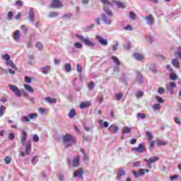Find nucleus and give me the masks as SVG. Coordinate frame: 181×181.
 Returning a JSON list of instances; mask_svg holds the SVG:
<instances>
[{
	"mask_svg": "<svg viewBox=\"0 0 181 181\" xmlns=\"http://www.w3.org/2000/svg\"><path fill=\"white\" fill-rule=\"evenodd\" d=\"M21 30H23L24 35H28V28H26V25H21Z\"/></svg>",
	"mask_w": 181,
	"mask_h": 181,
	"instance_id": "obj_48",
	"label": "nucleus"
},
{
	"mask_svg": "<svg viewBox=\"0 0 181 181\" xmlns=\"http://www.w3.org/2000/svg\"><path fill=\"white\" fill-rule=\"evenodd\" d=\"M83 42L86 45V46H88L89 47H94V46H95V42L90 40V39L88 38L84 40Z\"/></svg>",
	"mask_w": 181,
	"mask_h": 181,
	"instance_id": "obj_18",
	"label": "nucleus"
},
{
	"mask_svg": "<svg viewBox=\"0 0 181 181\" xmlns=\"http://www.w3.org/2000/svg\"><path fill=\"white\" fill-rule=\"evenodd\" d=\"M24 88H25V90H27V91H28L29 93H33L35 92L33 88H32V86L28 84H24Z\"/></svg>",
	"mask_w": 181,
	"mask_h": 181,
	"instance_id": "obj_27",
	"label": "nucleus"
},
{
	"mask_svg": "<svg viewBox=\"0 0 181 181\" xmlns=\"http://www.w3.org/2000/svg\"><path fill=\"white\" fill-rule=\"evenodd\" d=\"M157 145H158V146H163V145H166V142L163 141L158 140V141H157Z\"/></svg>",
	"mask_w": 181,
	"mask_h": 181,
	"instance_id": "obj_56",
	"label": "nucleus"
},
{
	"mask_svg": "<svg viewBox=\"0 0 181 181\" xmlns=\"http://www.w3.org/2000/svg\"><path fill=\"white\" fill-rule=\"evenodd\" d=\"M69 118H73L74 117H76V111L74 110H71L69 113Z\"/></svg>",
	"mask_w": 181,
	"mask_h": 181,
	"instance_id": "obj_45",
	"label": "nucleus"
},
{
	"mask_svg": "<svg viewBox=\"0 0 181 181\" xmlns=\"http://www.w3.org/2000/svg\"><path fill=\"white\" fill-rule=\"evenodd\" d=\"M62 141L66 148H70L76 144V137L69 134L62 136Z\"/></svg>",
	"mask_w": 181,
	"mask_h": 181,
	"instance_id": "obj_1",
	"label": "nucleus"
},
{
	"mask_svg": "<svg viewBox=\"0 0 181 181\" xmlns=\"http://www.w3.org/2000/svg\"><path fill=\"white\" fill-rule=\"evenodd\" d=\"M8 139L11 141H13V139H15V134H13V132L9 133L8 134Z\"/></svg>",
	"mask_w": 181,
	"mask_h": 181,
	"instance_id": "obj_57",
	"label": "nucleus"
},
{
	"mask_svg": "<svg viewBox=\"0 0 181 181\" xmlns=\"http://www.w3.org/2000/svg\"><path fill=\"white\" fill-rule=\"evenodd\" d=\"M153 110H160V104L159 103H156L153 105Z\"/></svg>",
	"mask_w": 181,
	"mask_h": 181,
	"instance_id": "obj_53",
	"label": "nucleus"
},
{
	"mask_svg": "<svg viewBox=\"0 0 181 181\" xmlns=\"http://www.w3.org/2000/svg\"><path fill=\"white\" fill-rule=\"evenodd\" d=\"M103 9L108 16H112V11L107 9L105 6L103 7Z\"/></svg>",
	"mask_w": 181,
	"mask_h": 181,
	"instance_id": "obj_42",
	"label": "nucleus"
},
{
	"mask_svg": "<svg viewBox=\"0 0 181 181\" xmlns=\"http://www.w3.org/2000/svg\"><path fill=\"white\" fill-rule=\"evenodd\" d=\"M68 163L69 166H72V168H78V166H80V156H75L72 161L70 160V158H68Z\"/></svg>",
	"mask_w": 181,
	"mask_h": 181,
	"instance_id": "obj_3",
	"label": "nucleus"
},
{
	"mask_svg": "<svg viewBox=\"0 0 181 181\" xmlns=\"http://www.w3.org/2000/svg\"><path fill=\"white\" fill-rule=\"evenodd\" d=\"M25 153L26 155H30V151H32V143L30 141H27L26 144H25Z\"/></svg>",
	"mask_w": 181,
	"mask_h": 181,
	"instance_id": "obj_13",
	"label": "nucleus"
},
{
	"mask_svg": "<svg viewBox=\"0 0 181 181\" xmlns=\"http://www.w3.org/2000/svg\"><path fill=\"white\" fill-rule=\"evenodd\" d=\"M8 87L10 90H11V91H13V93L16 94V97H22V93H21V90L18 88V86L15 85H8Z\"/></svg>",
	"mask_w": 181,
	"mask_h": 181,
	"instance_id": "obj_5",
	"label": "nucleus"
},
{
	"mask_svg": "<svg viewBox=\"0 0 181 181\" xmlns=\"http://www.w3.org/2000/svg\"><path fill=\"white\" fill-rule=\"evenodd\" d=\"M132 131L130 127H126L123 129L122 134H129Z\"/></svg>",
	"mask_w": 181,
	"mask_h": 181,
	"instance_id": "obj_39",
	"label": "nucleus"
},
{
	"mask_svg": "<svg viewBox=\"0 0 181 181\" xmlns=\"http://www.w3.org/2000/svg\"><path fill=\"white\" fill-rule=\"evenodd\" d=\"M148 172H149V170H148V169L140 168L139 170V175L140 176H144V175H145V173H148Z\"/></svg>",
	"mask_w": 181,
	"mask_h": 181,
	"instance_id": "obj_28",
	"label": "nucleus"
},
{
	"mask_svg": "<svg viewBox=\"0 0 181 181\" xmlns=\"http://www.w3.org/2000/svg\"><path fill=\"white\" fill-rule=\"evenodd\" d=\"M129 19H132V21L135 20V18H136V15L133 11H130L129 13Z\"/></svg>",
	"mask_w": 181,
	"mask_h": 181,
	"instance_id": "obj_41",
	"label": "nucleus"
},
{
	"mask_svg": "<svg viewBox=\"0 0 181 181\" xmlns=\"http://www.w3.org/2000/svg\"><path fill=\"white\" fill-rule=\"evenodd\" d=\"M14 40H16V42H18L21 39V31L19 30H17L15 33H14Z\"/></svg>",
	"mask_w": 181,
	"mask_h": 181,
	"instance_id": "obj_24",
	"label": "nucleus"
},
{
	"mask_svg": "<svg viewBox=\"0 0 181 181\" xmlns=\"http://www.w3.org/2000/svg\"><path fill=\"white\" fill-rule=\"evenodd\" d=\"M174 88H176V83L175 82H170L169 85H166L167 91H170L171 94H173Z\"/></svg>",
	"mask_w": 181,
	"mask_h": 181,
	"instance_id": "obj_11",
	"label": "nucleus"
},
{
	"mask_svg": "<svg viewBox=\"0 0 181 181\" xmlns=\"http://www.w3.org/2000/svg\"><path fill=\"white\" fill-rule=\"evenodd\" d=\"M133 30H134V28H133L132 26H131L130 25H127L124 28V30L132 31Z\"/></svg>",
	"mask_w": 181,
	"mask_h": 181,
	"instance_id": "obj_60",
	"label": "nucleus"
},
{
	"mask_svg": "<svg viewBox=\"0 0 181 181\" xmlns=\"http://www.w3.org/2000/svg\"><path fill=\"white\" fill-rule=\"evenodd\" d=\"M4 162L6 165H9L12 162V158L9 156H7L4 158Z\"/></svg>",
	"mask_w": 181,
	"mask_h": 181,
	"instance_id": "obj_46",
	"label": "nucleus"
},
{
	"mask_svg": "<svg viewBox=\"0 0 181 181\" xmlns=\"http://www.w3.org/2000/svg\"><path fill=\"white\" fill-rule=\"evenodd\" d=\"M74 47L76 49H81L83 47V44H81V42H76Z\"/></svg>",
	"mask_w": 181,
	"mask_h": 181,
	"instance_id": "obj_50",
	"label": "nucleus"
},
{
	"mask_svg": "<svg viewBox=\"0 0 181 181\" xmlns=\"http://www.w3.org/2000/svg\"><path fill=\"white\" fill-rule=\"evenodd\" d=\"M38 111L41 115H45L48 112L47 110H46L45 107H40Z\"/></svg>",
	"mask_w": 181,
	"mask_h": 181,
	"instance_id": "obj_32",
	"label": "nucleus"
},
{
	"mask_svg": "<svg viewBox=\"0 0 181 181\" xmlns=\"http://www.w3.org/2000/svg\"><path fill=\"white\" fill-rule=\"evenodd\" d=\"M133 166L134 168H139L141 166V161H136L133 163Z\"/></svg>",
	"mask_w": 181,
	"mask_h": 181,
	"instance_id": "obj_58",
	"label": "nucleus"
},
{
	"mask_svg": "<svg viewBox=\"0 0 181 181\" xmlns=\"http://www.w3.org/2000/svg\"><path fill=\"white\" fill-rule=\"evenodd\" d=\"M29 21L32 23L35 22V11H33V8H30L29 11Z\"/></svg>",
	"mask_w": 181,
	"mask_h": 181,
	"instance_id": "obj_17",
	"label": "nucleus"
},
{
	"mask_svg": "<svg viewBox=\"0 0 181 181\" xmlns=\"http://www.w3.org/2000/svg\"><path fill=\"white\" fill-rule=\"evenodd\" d=\"M175 57L181 59V47H178L177 52H175Z\"/></svg>",
	"mask_w": 181,
	"mask_h": 181,
	"instance_id": "obj_43",
	"label": "nucleus"
},
{
	"mask_svg": "<svg viewBox=\"0 0 181 181\" xmlns=\"http://www.w3.org/2000/svg\"><path fill=\"white\" fill-rule=\"evenodd\" d=\"M21 132V144L23 145V146H25V145H26V139H28V133L25 132V130H22Z\"/></svg>",
	"mask_w": 181,
	"mask_h": 181,
	"instance_id": "obj_9",
	"label": "nucleus"
},
{
	"mask_svg": "<svg viewBox=\"0 0 181 181\" xmlns=\"http://www.w3.org/2000/svg\"><path fill=\"white\" fill-rule=\"evenodd\" d=\"M45 101L49 103V104H56L57 103V99L52 98H45Z\"/></svg>",
	"mask_w": 181,
	"mask_h": 181,
	"instance_id": "obj_26",
	"label": "nucleus"
},
{
	"mask_svg": "<svg viewBox=\"0 0 181 181\" xmlns=\"http://www.w3.org/2000/svg\"><path fill=\"white\" fill-rule=\"evenodd\" d=\"M158 103H160V104H163V103H165V100H163L162 98H160V96H156V97Z\"/></svg>",
	"mask_w": 181,
	"mask_h": 181,
	"instance_id": "obj_51",
	"label": "nucleus"
},
{
	"mask_svg": "<svg viewBox=\"0 0 181 181\" xmlns=\"http://www.w3.org/2000/svg\"><path fill=\"white\" fill-rule=\"evenodd\" d=\"M124 50H129L131 49V42H127L123 45Z\"/></svg>",
	"mask_w": 181,
	"mask_h": 181,
	"instance_id": "obj_33",
	"label": "nucleus"
},
{
	"mask_svg": "<svg viewBox=\"0 0 181 181\" xmlns=\"http://www.w3.org/2000/svg\"><path fill=\"white\" fill-rule=\"evenodd\" d=\"M132 152H137L138 153H142L145 152V147L141 144H139L138 147L132 148Z\"/></svg>",
	"mask_w": 181,
	"mask_h": 181,
	"instance_id": "obj_8",
	"label": "nucleus"
},
{
	"mask_svg": "<svg viewBox=\"0 0 181 181\" xmlns=\"http://www.w3.org/2000/svg\"><path fill=\"white\" fill-rule=\"evenodd\" d=\"M144 160L147 162V165L148 166H149V168H152V163H155V162H158V160H159V157L153 156L148 158V160L144 159Z\"/></svg>",
	"mask_w": 181,
	"mask_h": 181,
	"instance_id": "obj_6",
	"label": "nucleus"
},
{
	"mask_svg": "<svg viewBox=\"0 0 181 181\" xmlns=\"http://www.w3.org/2000/svg\"><path fill=\"white\" fill-rule=\"evenodd\" d=\"M50 8H63V4L61 3L60 0H53Z\"/></svg>",
	"mask_w": 181,
	"mask_h": 181,
	"instance_id": "obj_7",
	"label": "nucleus"
},
{
	"mask_svg": "<svg viewBox=\"0 0 181 181\" xmlns=\"http://www.w3.org/2000/svg\"><path fill=\"white\" fill-rule=\"evenodd\" d=\"M25 83H28V84H30V83H32V78L29 76H25Z\"/></svg>",
	"mask_w": 181,
	"mask_h": 181,
	"instance_id": "obj_59",
	"label": "nucleus"
},
{
	"mask_svg": "<svg viewBox=\"0 0 181 181\" xmlns=\"http://www.w3.org/2000/svg\"><path fill=\"white\" fill-rule=\"evenodd\" d=\"M137 80L139 84H142V83H144V78L142 77V74L139 72L137 73Z\"/></svg>",
	"mask_w": 181,
	"mask_h": 181,
	"instance_id": "obj_29",
	"label": "nucleus"
},
{
	"mask_svg": "<svg viewBox=\"0 0 181 181\" xmlns=\"http://www.w3.org/2000/svg\"><path fill=\"white\" fill-rule=\"evenodd\" d=\"M22 5H23V2L21 0H18L16 2V6H22Z\"/></svg>",
	"mask_w": 181,
	"mask_h": 181,
	"instance_id": "obj_61",
	"label": "nucleus"
},
{
	"mask_svg": "<svg viewBox=\"0 0 181 181\" xmlns=\"http://www.w3.org/2000/svg\"><path fill=\"white\" fill-rule=\"evenodd\" d=\"M112 59H113V62L115 63L117 66H119V64H121V62H119L118 57L115 56H112Z\"/></svg>",
	"mask_w": 181,
	"mask_h": 181,
	"instance_id": "obj_35",
	"label": "nucleus"
},
{
	"mask_svg": "<svg viewBox=\"0 0 181 181\" xmlns=\"http://www.w3.org/2000/svg\"><path fill=\"white\" fill-rule=\"evenodd\" d=\"M145 19L146 25H148L149 26H152V25H153V17L152 15L149 14L146 16Z\"/></svg>",
	"mask_w": 181,
	"mask_h": 181,
	"instance_id": "obj_12",
	"label": "nucleus"
},
{
	"mask_svg": "<svg viewBox=\"0 0 181 181\" xmlns=\"http://www.w3.org/2000/svg\"><path fill=\"white\" fill-rule=\"evenodd\" d=\"M84 175V170L83 168H80L78 170L74 173V177H83Z\"/></svg>",
	"mask_w": 181,
	"mask_h": 181,
	"instance_id": "obj_15",
	"label": "nucleus"
},
{
	"mask_svg": "<svg viewBox=\"0 0 181 181\" xmlns=\"http://www.w3.org/2000/svg\"><path fill=\"white\" fill-rule=\"evenodd\" d=\"M59 16V13L55 11H52L48 15L49 18H56V16Z\"/></svg>",
	"mask_w": 181,
	"mask_h": 181,
	"instance_id": "obj_38",
	"label": "nucleus"
},
{
	"mask_svg": "<svg viewBox=\"0 0 181 181\" xmlns=\"http://www.w3.org/2000/svg\"><path fill=\"white\" fill-rule=\"evenodd\" d=\"M7 18H8V21H11L12 19V18H13V13L12 11H8Z\"/></svg>",
	"mask_w": 181,
	"mask_h": 181,
	"instance_id": "obj_54",
	"label": "nucleus"
},
{
	"mask_svg": "<svg viewBox=\"0 0 181 181\" xmlns=\"http://www.w3.org/2000/svg\"><path fill=\"white\" fill-rule=\"evenodd\" d=\"M6 110V107L4 105H1L0 107V117H3L4 114H5V111Z\"/></svg>",
	"mask_w": 181,
	"mask_h": 181,
	"instance_id": "obj_34",
	"label": "nucleus"
},
{
	"mask_svg": "<svg viewBox=\"0 0 181 181\" xmlns=\"http://www.w3.org/2000/svg\"><path fill=\"white\" fill-rule=\"evenodd\" d=\"M76 70H77L78 73H82L83 67H81L79 64H76Z\"/></svg>",
	"mask_w": 181,
	"mask_h": 181,
	"instance_id": "obj_55",
	"label": "nucleus"
},
{
	"mask_svg": "<svg viewBox=\"0 0 181 181\" xmlns=\"http://www.w3.org/2000/svg\"><path fill=\"white\" fill-rule=\"evenodd\" d=\"M101 16V20L104 23H106V25H111V20H109L108 17L105 16L104 13H102L100 15Z\"/></svg>",
	"mask_w": 181,
	"mask_h": 181,
	"instance_id": "obj_16",
	"label": "nucleus"
},
{
	"mask_svg": "<svg viewBox=\"0 0 181 181\" xmlns=\"http://www.w3.org/2000/svg\"><path fill=\"white\" fill-rule=\"evenodd\" d=\"M6 64L7 66H10V67L11 69H13L14 70H18V68L16 67V66H15V64H13V62L10 59H8V61H6Z\"/></svg>",
	"mask_w": 181,
	"mask_h": 181,
	"instance_id": "obj_25",
	"label": "nucleus"
},
{
	"mask_svg": "<svg viewBox=\"0 0 181 181\" xmlns=\"http://www.w3.org/2000/svg\"><path fill=\"white\" fill-rule=\"evenodd\" d=\"M133 56L138 62H142L144 59V55L138 52L134 53Z\"/></svg>",
	"mask_w": 181,
	"mask_h": 181,
	"instance_id": "obj_20",
	"label": "nucleus"
},
{
	"mask_svg": "<svg viewBox=\"0 0 181 181\" xmlns=\"http://www.w3.org/2000/svg\"><path fill=\"white\" fill-rule=\"evenodd\" d=\"M116 99L117 101H119L121 100V98H122L124 97V94L123 93H117L115 95Z\"/></svg>",
	"mask_w": 181,
	"mask_h": 181,
	"instance_id": "obj_49",
	"label": "nucleus"
},
{
	"mask_svg": "<svg viewBox=\"0 0 181 181\" xmlns=\"http://www.w3.org/2000/svg\"><path fill=\"white\" fill-rule=\"evenodd\" d=\"M122 176H125V170H124L122 168H120L117 172V176L116 177L117 180H119Z\"/></svg>",
	"mask_w": 181,
	"mask_h": 181,
	"instance_id": "obj_21",
	"label": "nucleus"
},
{
	"mask_svg": "<svg viewBox=\"0 0 181 181\" xmlns=\"http://www.w3.org/2000/svg\"><path fill=\"white\" fill-rule=\"evenodd\" d=\"M90 105H91V103L83 102L79 105V107L81 108V110H83V108H87V107H90Z\"/></svg>",
	"mask_w": 181,
	"mask_h": 181,
	"instance_id": "obj_23",
	"label": "nucleus"
},
{
	"mask_svg": "<svg viewBox=\"0 0 181 181\" xmlns=\"http://www.w3.org/2000/svg\"><path fill=\"white\" fill-rule=\"evenodd\" d=\"M136 117L139 118V119H145V118H146V115L144 113H138Z\"/></svg>",
	"mask_w": 181,
	"mask_h": 181,
	"instance_id": "obj_40",
	"label": "nucleus"
},
{
	"mask_svg": "<svg viewBox=\"0 0 181 181\" xmlns=\"http://www.w3.org/2000/svg\"><path fill=\"white\" fill-rule=\"evenodd\" d=\"M1 59L3 60H6V62H8V60H11V56L8 54H5L4 55H2Z\"/></svg>",
	"mask_w": 181,
	"mask_h": 181,
	"instance_id": "obj_44",
	"label": "nucleus"
},
{
	"mask_svg": "<svg viewBox=\"0 0 181 181\" xmlns=\"http://www.w3.org/2000/svg\"><path fill=\"white\" fill-rule=\"evenodd\" d=\"M36 47H37L38 50H43V44L37 42L36 44Z\"/></svg>",
	"mask_w": 181,
	"mask_h": 181,
	"instance_id": "obj_52",
	"label": "nucleus"
},
{
	"mask_svg": "<svg viewBox=\"0 0 181 181\" xmlns=\"http://www.w3.org/2000/svg\"><path fill=\"white\" fill-rule=\"evenodd\" d=\"M146 137L149 142H151V141H152V139H153V136H152V134L151 133V132H146Z\"/></svg>",
	"mask_w": 181,
	"mask_h": 181,
	"instance_id": "obj_37",
	"label": "nucleus"
},
{
	"mask_svg": "<svg viewBox=\"0 0 181 181\" xmlns=\"http://www.w3.org/2000/svg\"><path fill=\"white\" fill-rule=\"evenodd\" d=\"M34 142H39V136L37 134H35L33 138Z\"/></svg>",
	"mask_w": 181,
	"mask_h": 181,
	"instance_id": "obj_62",
	"label": "nucleus"
},
{
	"mask_svg": "<svg viewBox=\"0 0 181 181\" xmlns=\"http://www.w3.org/2000/svg\"><path fill=\"white\" fill-rule=\"evenodd\" d=\"M171 64H173V66L175 67V69H179L180 67V64L177 58L173 59L171 62Z\"/></svg>",
	"mask_w": 181,
	"mask_h": 181,
	"instance_id": "obj_22",
	"label": "nucleus"
},
{
	"mask_svg": "<svg viewBox=\"0 0 181 181\" xmlns=\"http://www.w3.org/2000/svg\"><path fill=\"white\" fill-rule=\"evenodd\" d=\"M146 42H148V43H149L150 45L152 44V43H153V42H155V39H154L152 36H151V35L146 36Z\"/></svg>",
	"mask_w": 181,
	"mask_h": 181,
	"instance_id": "obj_30",
	"label": "nucleus"
},
{
	"mask_svg": "<svg viewBox=\"0 0 181 181\" xmlns=\"http://www.w3.org/2000/svg\"><path fill=\"white\" fill-rule=\"evenodd\" d=\"M64 69L65 71H66V73H70V71H71V65H70V64H66L64 65Z\"/></svg>",
	"mask_w": 181,
	"mask_h": 181,
	"instance_id": "obj_31",
	"label": "nucleus"
},
{
	"mask_svg": "<svg viewBox=\"0 0 181 181\" xmlns=\"http://www.w3.org/2000/svg\"><path fill=\"white\" fill-rule=\"evenodd\" d=\"M96 39L102 46H107L108 45V40L100 35H97Z\"/></svg>",
	"mask_w": 181,
	"mask_h": 181,
	"instance_id": "obj_10",
	"label": "nucleus"
},
{
	"mask_svg": "<svg viewBox=\"0 0 181 181\" xmlns=\"http://www.w3.org/2000/svg\"><path fill=\"white\" fill-rule=\"evenodd\" d=\"M37 118V113H30L21 117V122H30V119H36Z\"/></svg>",
	"mask_w": 181,
	"mask_h": 181,
	"instance_id": "obj_4",
	"label": "nucleus"
},
{
	"mask_svg": "<svg viewBox=\"0 0 181 181\" xmlns=\"http://www.w3.org/2000/svg\"><path fill=\"white\" fill-rule=\"evenodd\" d=\"M118 129H119V127L115 124H112L109 127V131L112 134H117V132H118Z\"/></svg>",
	"mask_w": 181,
	"mask_h": 181,
	"instance_id": "obj_14",
	"label": "nucleus"
},
{
	"mask_svg": "<svg viewBox=\"0 0 181 181\" xmlns=\"http://www.w3.org/2000/svg\"><path fill=\"white\" fill-rule=\"evenodd\" d=\"M51 70L52 67L49 65L41 68V71L43 74H49Z\"/></svg>",
	"mask_w": 181,
	"mask_h": 181,
	"instance_id": "obj_19",
	"label": "nucleus"
},
{
	"mask_svg": "<svg viewBox=\"0 0 181 181\" xmlns=\"http://www.w3.org/2000/svg\"><path fill=\"white\" fill-rule=\"evenodd\" d=\"M88 87H89V90H93L94 89V82L89 83Z\"/></svg>",
	"mask_w": 181,
	"mask_h": 181,
	"instance_id": "obj_64",
	"label": "nucleus"
},
{
	"mask_svg": "<svg viewBox=\"0 0 181 181\" xmlns=\"http://www.w3.org/2000/svg\"><path fill=\"white\" fill-rule=\"evenodd\" d=\"M170 78L173 81H176V80H177V75H176L175 73H171L170 74Z\"/></svg>",
	"mask_w": 181,
	"mask_h": 181,
	"instance_id": "obj_36",
	"label": "nucleus"
},
{
	"mask_svg": "<svg viewBox=\"0 0 181 181\" xmlns=\"http://www.w3.org/2000/svg\"><path fill=\"white\" fill-rule=\"evenodd\" d=\"M136 97L138 98H141V97H142L143 95H144V92H142V91H139V92H138L137 93H136Z\"/></svg>",
	"mask_w": 181,
	"mask_h": 181,
	"instance_id": "obj_63",
	"label": "nucleus"
},
{
	"mask_svg": "<svg viewBox=\"0 0 181 181\" xmlns=\"http://www.w3.org/2000/svg\"><path fill=\"white\" fill-rule=\"evenodd\" d=\"M103 5H107L108 6H112L115 4V5H117V8H120L122 9H125V4H124L121 1H117L115 0H112V1H110L108 0H100Z\"/></svg>",
	"mask_w": 181,
	"mask_h": 181,
	"instance_id": "obj_2",
	"label": "nucleus"
},
{
	"mask_svg": "<svg viewBox=\"0 0 181 181\" xmlns=\"http://www.w3.org/2000/svg\"><path fill=\"white\" fill-rule=\"evenodd\" d=\"M149 69H150V71H152V73H156V71H158L156 70V66H155V64H151Z\"/></svg>",
	"mask_w": 181,
	"mask_h": 181,
	"instance_id": "obj_47",
	"label": "nucleus"
}]
</instances>
